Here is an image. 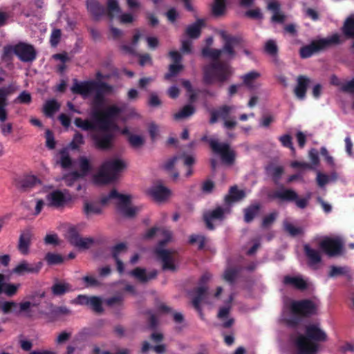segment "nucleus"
<instances>
[{
    "label": "nucleus",
    "mask_w": 354,
    "mask_h": 354,
    "mask_svg": "<svg viewBox=\"0 0 354 354\" xmlns=\"http://www.w3.org/2000/svg\"><path fill=\"white\" fill-rule=\"evenodd\" d=\"M111 91L112 88L109 85L93 81L76 82L72 87L73 93H79L84 97L90 95L94 91L97 92L95 104L91 114L96 120L100 129L104 131L115 132L120 131L116 122L124 110V105L123 104H110L101 110L97 107L100 94L101 93H108Z\"/></svg>",
    "instance_id": "nucleus-1"
},
{
    "label": "nucleus",
    "mask_w": 354,
    "mask_h": 354,
    "mask_svg": "<svg viewBox=\"0 0 354 354\" xmlns=\"http://www.w3.org/2000/svg\"><path fill=\"white\" fill-rule=\"evenodd\" d=\"M306 337L300 335L296 340L297 354H316L318 345L309 339L325 342L327 339L326 333L317 323L308 324L306 326Z\"/></svg>",
    "instance_id": "nucleus-2"
},
{
    "label": "nucleus",
    "mask_w": 354,
    "mask_h": 354,
    "mask_svg": "<svg viewBox=\"0 0 354 354\" xmlns=\"http://www.w3.org/2000/svg\"><path fill=\"white\" fill-rule=\"evenodd\" d=\"M100 203L102 207L111 203L115 204L117 206L118 214L126 218L135 216L141 209L140 206L133 204L131 196L120 194L115 190H112L109 194L103 195Z\"/></svg>",
    "instance_id": "nucleus-3"
},
{
    "label": "nucleus",
    "mask_w": 354,
    "mask_h": 354,
    "mask_svg": "<svg viewBox=\"0 0 354 354\" xmlns=\"http://www.w3.org/2000/svg\"><path fill=\"white\" fill-rule=\"evenodd\" d=\"M127 162L120 157L115 156L106 159L97 171L92 176V181L97 185L111 182L116 175L127 168Z\"/></svg>",
    "instance_id": "nucleus-4"
},
{
    "label": "nucleus",
    "mask_w": 354,
    "mask_h": 354,
    "mask_svg": "<svg viewBox=\"0 0 354 354\" xmlns=\"http://www.w3.org/2000/svg\"><path fill=\"white\" fill-rule=\"evenodd\" d=\"M46 199V205L55 208H64L71 205L75 197L66 189H59L52 185H46L39 190Z\"/></svg>",
    "instance_id": "nucleus-5"
},
{
    "label": "nucleus",
    "mask_w": 354,
    "mask_h": 354,
    "mask_svg": "<svg viewBox=\"0 0 354 354\" xmlns=\"http://www.w3.org/2000/svg\"><path fill=\"white\" fill-rule=\"evenodd\" d=\"M18 86L12 83L7 86L0 88V131L5 137L8 136L12 132V124L10 122H4L8 118V111L6 106L8 105L7 97L15 92Z\"/></svg>",
    "instance_id": "nucleus-6"
},
{
    "label": "nucleus",
    "mask_w": 354,
    "mask_h": 354,
    "mask_svg": "<svg viewBox=\"0 0 354 354\" xmlns=\"http://www.w3.org/2000/svg\"><path fill=\"white\" fill-rule=\"evenodd\" d=\"M232 73L227 65L211 64L204 68V81L207 84L222 83L230 77Z\"/></svg>",
    "instance_id": "nucleus-7"
},
{
    "label": "nucleus",
    "mask_w": 354,
    "mask_h": 354,
    "mask_svg": "<svg viewBox=\"0 0 354 354\" xmlns=\"http://www.w3.org/2000/svg\"><path fill=\"white\" fill-rule=\"evenodd\" d=\"M219 34L225 41L223 48L222 50H216L206 48L203 49V54L204 56L213 59H230L234 55L233 48L236 44V41L234 39L229 37L223 30L220 31Z\"/></svg>",
    "instance_id": "nucleus-8"
},
{
    "label": "nucleus",
    "mask_w": 354,
    "mask_h": 354,
    "mask_svg": "<svg viewBox=\"0 0 354 354\" xmlns=\"http://www.w3.org/2000/svg\"><path fill=\"white\" fill-rule=\"evenodd\" d=\"M208 142L214 155L220 159L222 164L232 165L234 162L236 153L227 144L218 142L214 137L210 138Z\"/></svg>",
    "instance_id": "nucleus-9"
},
{
    "label": "nucleus",
    "mask_w": 354,
    "mask_h": 354,
    "mask_svg": "<svg viewBox=\"0 0 354 354\" xmlns=\"http://www.w3.org/2000/svg\"><path fill=\"white\" fill-rule=\"evenodd\" d=\"M341 41V35L335 33L327 38L314 41L309 45L304 46L300 50V55L303 58H307L331 44H339Z\"/></svg>",
    "instance_id": "nucleus-10"
},
{
    "label": "nucleus",
    "mask_w": 354,
    "mask_h": 354,
    "mask_svg": "<svg viewBox=\"0 0 354 354\" xmlns=\"http://www.w3.org/2000/svg\"><path fill=\"white\" fill-rule=\"evenodd\" d=\"M75 164L77 171L63 177L66 185L68 187L74 185L77 181L86 176L92 170L91 162L86 156L80 157Z\"/></svg>",
    "instance_id": "nucleus-11"
},
{
    "label": "nucleus",
    "mask_w": 354,
    "mask_h": 354,
    "mask_svg": "<svg viewBox=\"0 0 354 354\" xmlns=\"http://www.w3.org/2000/svg\"><path fill=\"white\" fill-rule=\"evenodd\" d=\"M286 307L294 315H307L317 313L319 307V301L317 299L299 301H291L286 304Z\"/></svg>",
    "instance_id": "nucleus-12"
},
{
    "label": "nucleus",
    "mask_w": 354,
    "mask_h": 354,
    "mask_svg": "<svg viewBox=\"0 0 354 354\" xmlns=\"http://www.w3.org/2000/svg\"><path fill=\"white\" fill-rule=\"evenodd\" d=\"M213 297L221 300L225 304L224 306L220 308L218 313V318L222 321H225L231 308V302L232 301L233 296L231 294L226 296L223 295V289L219 287L214 294ZM232 324L233 319H229L227 322H223V326L230 327Z\"/></svg>",
    "instance_id": "nucleus-13"
},
{
    "label": "nucleus",
    "mask_w": 354,
    "mask_h": 354,
    "mask_svg": "<svg viewBox=\"0 0 354 354\" xmlns=\"http://www.w3.org/2000/svg\"><path fill=\"white\" fill-rule=\"evenodd\" d=\"M147 194L157 203H165L172 196L171 191L161 183L152 185L147 189Z\"/></svg>",
    "instance_id": "nucleus-14"
},
{
    "label": "nucleus",
    "mask_w": 354,
    "mask_h": 354,
    "mask_svg": "<svg viewBox=\"0 0 354 354\" xmlns=\"http://www.w3.org/2000/svg\"><path fill=\"white\" fill-rule=\"evenodd\" d=\"M342 241L338 236L326 237L319 243L320 248L329 256H335L341 252Z\"/></svg>",
    "instance_id": "nucleus-15"
},
{
    "label": "nucleus",
    "mask_w": 354,
    "mask_h": 354,
    "mask_svg": "<svg viewBox=\"0 0 354 354\" xmlns=\"http://www.w3.org/2000/svg\"><path fill=\"white\" fill-rule=\"evenodd\" d=\"M180 162H183V164L187 167V171L185 174V177H189L192 174V169L191 168V165H193L195 162V158L192 155H180L177 156H174L165 163V167L167 170L173 169L176 165L180 163Z\"/></svg>",
    "instance_id": "nucleus-16"
},
{
    "label": "nucleus",
    "mask_w": 354,
    "mask_h": 354,
    "mask_svg": "<svg viewBox=\"0 0 354 354\" xmlns=\"http://www.w3.org/2000/svg\"><path fill=\"white\" fill-rule=\"evenodd\" d=\"M21 287L20 283H12L8 276L0 273V295L12 297L17 294Z\"/></svg>",
    "instance_id": "nucleus-17"
},
{
    "label": "nucleus",
    "mask_w": 354,
    "mask_h": 354,
    "mask_svg": "<svg viewBox=\"0 0 354 354\" xmlns=\"http://www.w3.org/2000/svg\"><path fill=\"white\" fill-rule=\"evenodd\" d=\"M235 110L234 106H223L221 107L216 112L212 114L210 122L214 123L217 118L224 120V126L227 129H232L236 125V121L234 119H227L228 115Z\"/></svg>",
    "instance_id": "nucleus-18"
},
{
    "label": "nucleus",
    "mask_w": 354,
    "mask_h": 354,
    "mask_svg": "<svg viewBox=\"0 0 354 354\" xmlns=\"http://www.w3.org/2000/svg\"><path fill=\"white\" fill-rule=\"evenodd\" d=\"M41 266L42 263L41 262L30 263L27 261L24 260L19 262L15 266L12 270V273L17 276H24L27 274L37 273L40 270Z\"/></svg>",
    "instance_id": "nucleus-19"
},
{
    "label": "nucleus",
    "mask_w": 354,
    "mask_h": 354,
    "mask_svg": "<svg viewBox=\"0 0 354 354\" xmlns=\"http://www.w3.org/2000/svg\"><path fill=\"white\" fill-rule=\"evenodd\" d=\"M127 7L131 10H136L141 8L140 0H125ZM107 10L109 15L112 17L115 14L121 12L118 0H106Z\"/></svg>",
    "instance_id": "nucleus-20"
},
{
    "label": "nucleus",
    "mask_w": 354,
    "mask_h": 354,
    "mask_svg": "<svg viewBox=\"0 0 354 354\" xmlns=\"http://www.w3.org/2000/svg\"><path fill=\"white\" fill-rule=\"evenodd\" d=\"M13 50L21 61L30 62L35 58V50L30 45L19 44L14 47Z\"/></svg>",
    "instance_id": "nucleus-21"
},
{
    "label": "nucleus",
    "mask_w": 354,
    "mask_h": 354,
    "mask_svg": "<svg viewBox=\"0 0 354 354\" xmlns=\"http://www.w3.org/2000/svg\"><path fill=\"white\" fill-rule=\"evenodd\" d=\"M227 213V211L221 207H217L212 211L207 212L204 215V218L207 227L213 229L214 225L221 221Z\"/></svg>",
    "instance_id": "nucleus-22"
},
{
    "label": "nucleus",
    "mask_w": 354,
    "mask_h": 354,
    "mask_svg": "<svg viewBox=\"0 0 354 354\" xmlns=\"http://www.w3.org/2000/svg\"><path fill=\"white\" fill-rule=\"evenodd\" d=\"M169 56L175 64L169 66V72L165 75L166 80H170L171 77L180 73L183 69V66L180 63L181 56L178 51H170Z\"/></svg>",
    "instance_id": "nucleus-23"
},
{
    "label": "nucleus",
    "mask_w": 354,
    "mask_h": 354,
    "mask_svg": "<svg viewBox=\"0 0 354 354\" xmlns=\"http://www.w3.org/2000/svg\"><path fill=\"white\" fill-rule=\"evenodd\" d=\"M82 211L87 218H90L101 214L103 211V207L100 201L85 200L83 203Z\"/></svg>",
    "instance_id": "nucleus-24"
},
{
    "label": "nucleus",
    "mask_w": 354,
    "mask_h": 354,
    "mask_svg": "<svg viewBox=\"0 0 354 354\" xmlns=\"http://www.w3.org/2000/svg\"><path fill=\"white\" fill-rule=\"evenodd\" d=\"M32 236V232L28 229L21 233L18 243V250L21 254L27 255L29 254Z\"/></svg>",
    "instance_id": "nucleus-25"
},
{
    "label": "nucleus",
    "mask_w": 354,
    "mask_h": 354,
    "mask_svg": "<svg viewBox=\"0 0 354 354\" xmlns=\"http://www.w3.org/2000/svg\"><path fill=\"white\" fill-rule=\"evenodd\" d=\"M283 282L285 284L290 285L300 290L307 289L312 286V283L308 280L299 275L286 276L284 277Z\"/></svg>",
    "instance_id": "nucleus-26"
},
{
    "label": "nucleus",
    "mask_w": 354,
    "mask_h": 354,
    "mask_svg": "<svg viewBox=\"0 0 354 354\" xmlns=\"http://www.w3.org/2000/svg\"><path fill=\"white\" fill-rule=\"evenodd\" d=\"M127 252V245L124 243H120L114 246L112 249V255L115 260L117 269L120 273L124 272V266L120 259H122Z\"/></svg>",
    "instance_id": "nucleus-27"
},
{
    "label": "nucleus",
    "mask_w": 354,
    "mask_h": 354,
    "mask_svg": "<svg viewBox=\"0 0 354 354\" xmlns=\"http://www.w3.org/2000/svg\"><path fill=\"white\" fill-rule=\"evenodd\" d=\"M46 205V199L43 194H39V191L37 193L36 196L31 199L30 205L28 206L29 209L32 210V214L35 216L39 215L43 208Z\"/></svg>",
    "instance_id": "nucleus-28"
},
{
    "label": "nucleus",
    "mask_w": 354,
    "mask_h": 354,
    "mask_svg": "<svg viewBox=\"0 0 354 354\" xmlns=\"http://www.w3.org/2000/svg\"><path fill=\"white\" fill-rule=\"evenodd\" d=\"M157 255L162 262V268L164 270H174L177 265L175 263L171 253L167 250H158Z\"/></svg>",
    "instance_id": "nucleus-29"
},
{
    "label": "nucleus",
    "mask_w": 354,
    "mask_h": 354,
    "mask_svg": "<svg viewBox=\"0 0 354 354\" xmlns=\"http://www.w3.org/2000/svg\"><path fill=\"white\" fill-rule=\"evenodd\" d=\"M37 304L28 300H24L17 304V313L23 316L32 317L35 316Z\"/></svg>",
    "instance_id": "nucleus-30"
},
{
    "label": "nucleus",
    "mask_w": 354,
    "mask_h": 354,
    "mask_svg": "<svg viewBox=\"0 0 354 354\" xmlns=\"http://www.w3.org/2000/svg\"><path fill=\"white\" fill-rule=\"evenodd\" d=\"M153 236H157L160 239H163L162 240H160V244L169 241L171 238L170 231L164 228H151L146 232L144 235L145 239H150Z\"/></svg>",
    "instance_id": "nucleus-31"
},
{
    "label": "nucleus",
    "mask_w": 354,
    "mask_h": 354,
    "mask_svg": "<svg viewBox=\"0 0 354 354\" xmlns=\"http://www.w3.org/2000/svg\"><path fill=\"white\" fill-rule=\"evenodd\" d=\"M261 74L257 71H250L242 76L243 84L249 89H255L260 86L259 79Z\"/></svg>",
    "instance_id": "nucleus-32"
},
{
    "label": "nucleus",
    "mask_w": 354,
    "mask_h": 354,
    "mask_svg": "<svg viewBox=\"0 0 354 354\" xmlns=\"http://www.w3.org/2000/svg\"><path fill=\"white\" fill-rule=\"evenodd\" d=\"M129 274L141 282H147L156 277L157 272L154 270L147 272L145 269L137 268L129 272Z\"/></svg>",
    "instance_id": "nucleus-33"
},
{
    "label": "nucleus",
    "mask_w": 354,
    "mask_h": 354,
    "mask_svg": "<svg viewBox=\"0 0 354 354\" xmlns=\"http://www.w3.org/2000/svg\"><path fill=\"white\" fill-rule=\"evenodd\" d=\"M268 9L272 13L271 19L273 23L282 24L285 21L286 17L279 10L278 2L270 1L268 4Z\"/></svg>",
    "instance_id": "nucleus-34"
},
{
    "label": "nucleus",
    "mask_w": 354,
    "mask_h": 354,
    "mask_svg": "<svg viewBox=\"0 0 354 354\" xmlns=\"http://www.w3.org/2000/svg\"><path fill=\"white\" fill-rule=\"evenodd\" d=\"M310 82V80L304 76H300L297 78V84L295 86L294 91L298 99H304L306 89Z\"/></svg>",
    "instance_id": "nucleus-35"
},
{
    "label": "nucleus",
    "mask_w": 354,
    "mask_h": 354,
    "mask_svg": "<svg viewBox=\"0 0 354 354\" xmlns=\"http://www.w3.org/2000/svg\"><path fill=\"white\" fill-rule=\"evenodd\" d=\"M246 196V192L243 189H239L236 187H232L228 195L225 198V203L230 205L234 203L238 202Z\"/></svg>",
    "instance_id": "nucleus-36"
},
{
    "label": "nucleus",
    "mask_w": 354,
    "mask_h": 354,
    "mask_svg": "<svg viewBox=\"0 0 354 354\" xmlns=\"http://www.w3.org/2000/svg\"><path fill=\"white\" fill-rule=\"evenodd\" d=\"M95 145L102 149H108L112 147L113 136L111 135H93Z\"/></svg>",
    "instance_id": "nucleus-37"
},
{
    "label": "nucleus",
    "mask_w": 354,
    "mask_h": 354,
    "mask_svg": "<svg viewBox=\"0 0 354 354\" xmlns=\"http://www.w3.org/2000/svg\"><path fill=\"white\" fill-rule=\"evenodd\" d=\"M204 26L205 21L203 19H198L187 27L186 34L192 39H196L200 36L201 31Z\"/></svg>",
    "instance_id": "nucleus-38"
},
{
    "label": "nucleus",
    "mask_w": 354,
    "mask_h": 354,
    "mask_svg": "<svg viewBox=\"0 0 354 354\" xmlns=\"http://www.w3.org/2000/svg\"><path fill=\"white\" fill-rule=\"evenodd\" d=\"M120 131L122 134L127 136L129 142L133 147L139 148L143 145L145 142L144 138L139 135L132 134L128 127H125Z\"/></svg>",
    "instance_id": "nucleus-39"
},
{
    "label": "nucleus",
    "mask_w": 354,
    "mask_h": 354,
    "mask_svg": "<svg viewBox=\"0 0 354 354\" xmlns=\"http://www.w3.org/2000/svg\"><path fill=\"white\" fill-rule=\"evenodd\" d=\"M80 225H70L66 227L65 231L66 239L72 244L80 237Z\"/></svg>",
    "instance_id": "nucleus-40"
},
{
    "label": "nucleus",
    "mask_w": 354,
    "mask_h": 354,
    "mask_svg": "<svg viewBox=\"0 0 354 354\" xmlns=\"http://www.w3.org/2000/svg\"><path fill=\"white\" fill-rule=\"evenodd\" d=\"M274 197L283 201H294L297 198V194L292 189L283 188L276 192Z\"/></svg>",
    "instance_id": "nucleus-41"
},
{
    "label": "nucleus",
    "mask_w": 354,
    "mask_h": 354,
    "mask_svg": "<svg viewBox=\"0 0 354 354\" xmlns=\"http://www.w3.org/2000/svg\"><path fill=\"white\" fill-rule=\"evenodd\" d=\"M41 183V180L33 174H29L21 180L19 184V187L23 189L30 188L37 184Z\"/></svg>",
    "instance_id": "nucleus-42"
},
{
    "label": "nucleus",
    "mask_w": 354,
    "mask_h": 354,
    "mask_svg": "<svg viewBox=\"0 0 354 354\" xmlns=\"http://www.w3.org/2000/svg\"><path fill=\"white\" fill-rule=\"evenodd\" d=\"M336 179L337 175L335 173H333L330 175H326L319 171L317 172L316 181L320 187H324L328 183L335 181Z\"/></svg>",
    "instance_id": "nucleus-43"
},
{
    "label": "nucleus",
    "mask_w": 354,
    "mask_h": 354,
    "mask_svg": "<svg viewBox=\"0 0 354 354\" xmlns=\"http://www.w3.org/2000/svg\"><path fill=\"white\" fill-rule=\"evenodd\" d=\"M87 9L96 18L100 17L104 11L103 7L97 0H88Z\"/></svg>",
    "instance_id": "nucleus-44"
},
{
    "label": "nucleus",
    "mask_w": 354,
    "mask_h": 354,
    "mask_svg": "<svg viewBox=\"0 0 354 354\" xmlns=\"http://www.w3.org/2000/svg\"><path fill=\"white\" fill-rule=\"evenodd\" d=\"M344 34L348 37H354V15H350L342 27Z\"/></svg>",
    "instance_id": "nucleus-45"
},
{
    "label": "nucleus",
    "mask_w": 354,
    "mask_h": 354,
    "mask_svg": "<svg viewBox=\"0 0 354 354\" xmlns=\"http://www.w3.org/2000/svg\"><path fill=\"white\" fill-rule=\"evenodd\" d=\"M226 10L225 0H214L212 4V11L215 16L224 15Z\"/></svg>",
    "instance_id": "nucleus-46"
},
{
    "label": "nucleus",
    "mask_w": 354,
    "mask_h": 354,
    "mask_svg": "<svg viewBox=\"0 0 354 354\" xmlns=\"http://www.w3.org/2000/svg\"><path fill=\"white\" fill-rule=\"evenodd\" d=\"M57 161L63 168H70L73 164L67 150H62L57 155Z\"/></svg>",
    "instance_id": "nucleus-47"
},
{
    "label": "nucleus",
    "mask_w": 354,
    "mask_h": 354,
    "mask_svg": "<svg viewBox=\"0 0 354 354\" xmlns=\"http://www.w3.org/2000/svg\"><path fill=\"white\" fill-rule=\"evenodd\" d=\"M74 124L77 127L84 131H90L95 128V124L93 121L87 119L83 120L80 118H75Z\"/></svg>",
    "instance_id": "nucleus-48"
},
{
    "label": "nucleus",
    "mask_w": 354,
    "mask_h": 354,
    "mask_svg": "<svg viewBox=\"0 0 354 354\" xmlns=\"http://www.w3.org/2000/svg\"><path fill=\"white\" fill-rule=\"evenodd\" d=\"M207 288L204 286L199 287L197 289L196 297L194 299L193 303L196 308H198L201 301L210 302L209 297H207Z\"/></svg>",
    "instance_id": "nucleus-49"
},
{
    "label": "nucleus",
    "mask_w": 354,
    "mask_h": 354,
    "mask_svg": "<svg viewBox=\"0 0 354 354\" xmlns=\"http://www.w3.org/2000/svg\"><path fill=\"white\" fill-rule=\"evenodd\" d=\"M71 290V286L66 282H57L52 286V292L55 295H63Z\"/></svg>",
    "instance_id": "nucleus-50"
},
{
    "label": "nucleus",
    "mask_w": 354,
    "mask_h": 354,
    "mask_svg": "<svg viewBox=\"0 0 354 354\" xmlns=\"http://www.w3.org/2000/svg\"><path fill=\"white\" fill-rule=\"evenodd\" d=\"M194 113V108L192 105H186L178 112L175 113L174 118L176 120H184Z\"/></svg>",
    "instance_id": "nucleus-51"
},
{
    "label": "nucleus",
    "mask_w": 354,
    "mask_h": 354,
    "mask_svg": "<svg viewBox=\"0 0 354 354\" xmlns=\"http://www.w3.org/2000/svg\"><path fill=\"white\" fill-rule=\"evenodd\" d=\"M59 109V104L55 100H49L46 102L44 106V111L48 116H52Z\"/></svg>",
    "instance_id": "nucleus-52"
},
{
    "label": "nucleus",
    "mask_w": 354,
    "mask_h": 354,
    "mask_svg": "<svg viewBox=\"0 0 354 354\" xmlns=\"http://www.w3.org/2000/svg\"><path fill=\"white\" fill-rule=\"evenodd\" d=\"M304 249L310 265H315L320 261V255L317 250L311 249L307 245H305Z\"/></svg>",
    "instance_id": "nucleus-53"
},
{
    "label": "nucleus",
    "mask_w": 354,
    "mask_h": 354,
    "mask_svg": "<svg viewBox=\"0 0 354 354\" xmlns=\"http://www.w3.org/2000/svg\"><path fill=\"white\" fill-rule=\"evenodd\" d=\"M93 243V239L91 237H80L73 243V245L80 249H87Z\"/></svg>",
    "instance_id": "nucleus-54"
},
{
    "label": "nucleus",
    "mask_w": 354,
    "mask_h": 354,
    "mask_svg": "<svg viewBox=\"0 0 354 354\" xmlns=\"http://www.w3.org/2000/svg\"><path fill=\"white\" fill-rule=\"evenodd\" d=\"M0 310L5 313H17V303L14 301L0 302Z\"/></svg>",
    "instance_id": "nucleus-55"
},
{
    "label": "nucleus",
    "mask_w": 354,
    "mask_h": 354,
    "mask_svg": "<svg viewBox=\"0 0 354 354\" xmlns=\"http://www.w3.org/2000/svg\"><path fill=\"white\" fill-rule=\"evenodd\" d=\"M116 15H118L119 21L123 24L132 23L136 19V16L133 15V14L129 13V12H127V13H121L120 12L119 14H115L113 17L109 15L111 19H113V17Z\"/></svg>",
    "instance_id": "nucleus-56"
},
{
    "label": "nucleus",
    "mask_w": 354,
    "mask_h": 354,
    "mask_svg": "<svg viewBox=\"0 0 354 354\" xmlns=\"http://www.w3.org/2000/svg\"><path fill=\"white\" fill-rule=\"evenodd\" d=\"M88 307L96 312L102 310V300L98 297H91Z\"/></svg>",
    "instance_id": "nucleus-57"
},
{
    "label": "nucleus",
    "mask_w": 354,
    "mask_h": 354,
    "mask_svg": "<svg viewBox=\"0 0 354 354\" xmlns=\"http://www.w3.org/2000/svg\"><path fill=\"white\" fill-rule=\"evenodd\" d=\"M142 34L140 31H137L135 33V35H133L131 46H124L122 47L123 50L125 51L126 53H133L134 52V46L138 44L139 39L142 37Z\"/></svg>",
    "instance_id": "nucleus-58"
},
{
    "label": "nucleus",
    "mask_w": 354,
    "mask_h": 354,
    "mask_svg": "<svg viewBox=\"0 0 354 354\" xmlns=\"http://www.w3.org/2000/svg\"><path fill=\"white\" fill-rule=\"evenodd\" d=\"M259 212V207L257 205H253L250 207L248 208L245 211L244 218L246 222L251 221L253 218Z\"/></svg>",
    "instance_id": "nucleus-59"
},
{
    "label": "nucleus",
    "mask_w": 354,
    "mask_h": 354,
    "mask_svg": "<svg viewBox=\"0 0 354 354\" xmlns=\"http://www.w3.org/2000/svg\"><path fill=\"white\" fill-rule=\"evenodd\" d=\"M165 15L168 21L174 24L179 19L180 12L176 8H171L166 12Z\"/></svg>",
    "instance_id": "nucleus-60"
},
{
    "label": "nucleus",
    "mask_w": 354,
    "mask_h": 354,
    "mask_svg": "<svg viewBox=\"0 0 354 354\" xmlns=\"http://www.w3.org/2000/svg\"><path fill=\"white\" fill-rule=\"evenodd\" d=\"M265 51L270 55L274 56L277 52V46L274 40H268L265 44Z\"/></svg>",
    "instance_id": "nucleus-61"
},
{
    "label": "nucleus",
    "mask_w": 354,
    "mask_h": 354,
    "mask_svg": "<svg viewBox=\"0 0 354 354\" xmlns=\"http://www.w3.org/2000/svg\"><path fill=\"white\" fill-rule=\"evenodd\" d=\"M284 227L286 230L292 236L299 235L303 232V229L301 227H295L288 221L284 223Z\"/></svg>",
    "instance_id": "nucleus-62"
},
{
    "label": "nucleus",
    "mask_w": 354,
    "mask_h": 354,
    "mask_svg": "<svg viewBox=\"0 0 354 354\" xmlns=\"http://www.w3.org/2000/svg\"><path fill=\"white\" fill-rule=\"evenodd\" d=\"M84 143L83 136L80 133H76L71 142L70 143V147L73 149H79Z\"/></svg>",
    "instance_id": "nucleus-63"
},
{
    "label": "nucleus",
    "mask_w": 354,
    "mask_h": 354,
    "mask_svg": "<svg viewBox=\"0 0 354 354\" xmlns=\"http://www.w3.org/2000/svg\"><path fill=\"white\" fill-rule=\"evenodd\" d=\"M46 260L49 264H58L63 261V258L58 254L48 253L46 256Z\"/></svg>",
    "instance_id": "nucleus-64"
}]
</instances>
